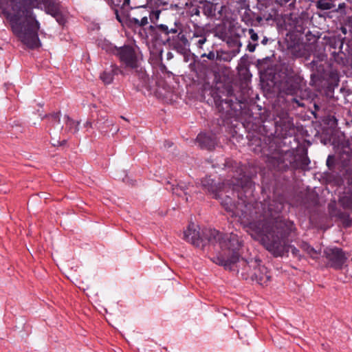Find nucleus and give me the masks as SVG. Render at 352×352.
<instances>
[{
    "mask_svg": "<svg viewBox=\"0 0 352 352\" xmlns=\"http://www.w3.org/2000/svg\"><path fill=\"white\" fill-rule=\"evenodd\" d=\"M41 1L43 0H0V15L6 17L14 35L30 49L41 45L38 34L40 23L32 10Z\"/></svg>",
    "mask_w": 352,
    "mask_h": 352,
    "instance_id": "obj_1",
    "label": "nucleus"
},
{
    "mask_svg": "<svg viewBox=\"0 0 352 352\" xmlns=\"http://www.w3.org/2000/svg\"><path fill=\"white\" fill-rule=\"evenodd\" d=\"M221 204L226 211L231 213L232 217H238L241 223L245 228L246 232L253 238L258 239L264 230L261 227L268 217H273L274 214H279L283 209V204L278 200L264 202L255 201L246 203L240 199L237 204L232 201V198L226 195L222 197Z\"/></svg>",
    "mask_w": 352,
    "mask_h": 352,
    "instance_id": "obj_2",
    "label": "nucleus"
},
{
    "mask_svg": "<svg viewBox=\"0 0 352 352\" xmlns=\"http://www.w3.org/2000/svg\"><path fill=\"white\" fill-rule=\"evenodd\" d=\"M277 214L268 217L261 227L263 231L255 240H259L264 248L275 257H282L291 251L293 256L301 259L302 256L294 245L289 244L288 236L295 230L294 224L289 220L274 219Z\"/></svg>",
    "mask_w": 352,
    "mask_h": 352,
    "instance_id": "obj_3",
    "label": "nucleus"
},
{
    "mask_svg": "<svg viewBox=\"0 0 352 352\" xmlns=\"http://www.w3.org/2000/svg\"><path fill=\"white\" fill-rule=\"evenodd\" d=\"M216 264L222 265L225 269H233L236 262L239 263V266L241 265L250 268H253V272L245 271L243 272V279H251L256 280L260 285L267 284L270 280V275L267 272V268L261 265L256 260H251L248 262L243 258H240L238 252L234 251L232 254L230 259H226L224 256H219L214 259Z\"/></svg>",
    "mask_w": 352,
    "mask_h": 352,
    "instance_id": "obj_4",
    "label": "nucleus"
},
{
    "mask_svg": "<svg viewBox=\"0 0 352 352\" xmlns=\"http://www.w3.org/2000/svg\"><path fill=\"white\" fill-rule=\"evenodd\" d=\"M156 28L165 36L164 44L181 54L186 52L190 47L188 38L183 33L180 22L175 21L173 25L160 24Z\"/></svg>",
    "mask_w": 352,
    "mask_h": 352,
    "instance_id": "obj_5",
    "label": "nucleus"
},
{
    "mask_svg": "<svg viewBox=\"0 0 352 352\" xmlns=\"http://www.w3.org/2000/svg\"><path fill=\"white\" fill-rule=\"evenodd\" d=\"M204 240H207L209 243L219 244L220 248L225 250L223 253H221L212 258L214 259L219 256H223L226 259H230L232 254L234 251L237 252L239 248L241 246V241L239 240L236 234L231 233L229 236L223 237L222 234L217 230H206L203 232Z\"/></svg>",
    "mask_w": 352,
    "mask_h": 352,
    "instance_id": "obj_6",
    "label": "nucleus"
},
{
    "mask_svg": "<svg viewBox=\"0 0 352 352\" xmlns=\"http://www.w3.org/2000/svg\"><path fill=\"white\" fill-rule=\"evenodd\" d=\"M324 256L327 259V265L335 270H341L346 266L349 258L347 253L338 247H328L324 250Z\"/></svg>",
    "mask_w": 352,
    "mask_h": 352,
    "instance_id": "obj_7",
    "label": "nucleus"
},
{
    "mask_svg": "<svg viewBox=\"0 0 352 352\" xmlns=\"http://www.w3.org/2000/svg\"><path fill=\"white\" fill-rule=\"evenodd\" d=\"M302 78L296 73L288 74L280 84V93L294 96L302 89Z\"/></svg>",
    "mask_w": 352,
    "mask_h": 352,
    "instance_id": "obj_8",
    "label": "nucleus"
},
{
    "mask_svg": "<svg viewBox=\"0 0 352 352\" xmlns=\"http://www.w3.org/2000/svg\"><path fill=\"white\" fill-rule=\"evenodd\" d=\"M293 160L294 153L290 151L276 152L268 157V164L273 168L283 171L292 166Z\"/></svg>",
    "mask_w": 352,
    "mask_h": 352,
    "instance_id": "obj_9",
    "label": "nucleus"
},
{
    "mask_svg": "<svg viewBox=\"0 0 352 352\" xmlns=\"http://www.w3.org/2000/svg\"><path fill=\"white\" fill-rule=\"evenodd\" d=\"M116 54L126 67L136 69L138 67V58L135 49L131 45L114 47Z\"/></svg>",
    "mask_w": 352,
    "mask_h": 352,
    "instance_id": "obj_10",
    "label": "nucleus"
},
{
    "mask_svg": "<svg viewBox=\"0 0 352 352\" xmlns=\"http://www.w3.org/2000/svg\"><path fill=\"white\" fill-rule=\"evenodd\" d=\"M135 10L127 14V20L131 25L144 27L148 23L149 10L144 6H135Z\"/></svg>",
    "mask_w": 352,
    "mask_h": 352,
    "instance_id": "obj_11",
    "label": "nucleus"
},
{
    "mask_svg": "<svg viewBox=\"0 0 352 352\" xmlns=\"http://www.w3.org/2000/svg\"><path fill=\"white\" fill-rule=\"evenodd\" d=\"M203 188L213 195L215 199L220 197V192L223 191L225 184L216 183L210 177H206L201 180Z\"/></svg>",
    "mask_w": 352,
    "mask_h": 352,
    "instance_id": "obj_12",
    "label": "nucleus"
},
{
    "mask_svg": "<svg viewBox=\"0 0 352 352\" xmlns=\"http://www.w3.org/2000/svg\"><path fill=\"white\" fill-rule=\"evenodd\" d=\"M184 239L196 247H199L204 242L203 236H200L194 223L189 224L186 230L184 232Z\"/></svg>",
    "mask_w": 352,
    "mask_h": 352,
    "instance_id": "obj_13",
    "label": "nucleus"
},
{
    "mask_svg": "<svg viewBox=\"0 0 352 352\" xmlns=\"http://www.w3.org/2000/svg\"><path fill=\"white\" fill-rule=\"evenodd\" d=\"M207 32L204 28L197 27L192 32V35L190 36L189 43L195 45L198 48L201 49L203 45L206 42Z\"/></svg>",
    "mask_w": 352,
    "mask_h": 352,
    "instance_id": "obj_14",
    "label": "nucleus"
},
{
    "mask_svg": "<svg viewBox=\"0 0 352 352\" xmlns=\"http://www.w3.org/2000/svg\"><path fill=\"white\" fill-rule=\"evenodd\" d=\"M196 140L202 148L208 150L214 148L217 143L216 136L212 133H201L197 135Z\"/></svg>",
    "mask_w": 352,
    "mask_h": 352,
    "instance_id": "obj_15",
    "label": "nucleus"
},
{
    "mask_svg": "<svg viewBox=\"0 0 352 352\" xmlns=\"http://www.w3.org/2000/svg\"><path fill=\"white\" fill-rule=\"evenodd\" d=\"M45 10L47 14L55 17L58 23H60V14L59 5L54 1H47L45 3Z\"/></svg>",
    "mask_w": 352,
    "mask_h": 352,
    "instance_id": "obj_16",
    "label": "nucleus"
},
{
    "mask_svg": "<svg viewBox=\"0 0 352 352\" xmlns=\"http://www.w3.org/2000/svg\"><path fill=\"white\" fill-rule=\"evenodd\" d=\"M201 4V11L204 15L210 18L217 17V3L206 1Z\"/></svg>",
    "mask_w": 352,
    "mask_h": 352,
    "instance_id": "obj_17",
    "label": "nucleus"
},
{
    "mask_svg": "<svg viewBox=\"0 0 352 352\" xmlns=\"http://www.w3.org/2000/svg\"><path fill=\"white\" fill-rule=\"evenodd\" d=\"M292 166L293 168H300L302 170H306L307 167L310 163V160L307 154H302L296 158L294 155V160H292Z\"/></svg>",
    "mask_w": 352,
    "mask_h": 352,
    "instance_id": "obj_18",
    "label": "nucleus"
},
{
    "mask_svg": "<svg viewBox=\"0 0 352 352\" xmlns=\"http://www.w3.org/2000/svg\"><path fill=\"white\" fill-rule=\"evenodd\" d=\"M336 0H316L312 1L314 3L316 8L321 11L329 10L336 7Z\"/></svg>",
    "mask_w": 352,
    "mask_h": 352,
    "instance_id": "obj_19",
    "label": "nucleus"
},
{
    "mask_svg": "<svg viewBox=\"0 0 352 352\" xmlns=\"http://www.w3.org/2000/svg\"><path fill=\"white\" fill-rule=\"evenodd\" d=\"M64 121L66 125L65 129V132L75 133L78 131V122L74 121L67 115L64 116Z\"/></svg>",
    "mask_w": 352,
    "mask_h": 352,
    "instance_id": "obj_20",
    "label": "nucleus"
},
{
    "mask_svg": "<svg viewBox=\"0 0 352 352\" xmlns=\"http://www.w3.org/2000/svg\"><path fill=\"white\" fill-rule=\"evenodd\" d=\"M190 187H193L192 186L188 184L186 185L184 183L177 184V185L172 184L171 185V190L173 194H175L177 196H181L182 194H184L185 195H187V190H189V191L191 192V190H190Z\"/></svg>",
    "mask_w": 352,
    "mask_h": 352,
    "instance_id": "obj_21",
    "label": "nucleus"
},
{
    "mask_svg": "<svg viewBox=\"0 0 352 352\" xmlns=\"http://www.w3.org/2000/svg\"><path fill=\"white\" fill-rule=\"evenodd\" d=\"M300 248L314 259L319 257L320 250H317L306 242H302L300 245Z\"/></svg>",
    "mask_w": 352,
    "mask_h": 352,
    "instance_id": "obj_22",
    "label": "nucleus"
},
{
    "mask_svg": "<svg viewBox=\"0 0 352 352\" xmlns=\"http://www.w3.org/2000/svg\"><path fill=\"white\" fill-rule=\"evenodd\" d=\"M116 69L112 67L109 70L104 71L100 76L102 81L107 85L111 83L116 74Z\"/></svg>",
    "mask_w": 352,
    "mask_h": 352,
    "instance_id": "obj_23",
    "label": "nucleus"
},
{
    "mask_svg": "<svg viewBox=\"0 0 352 352\" xmlns=\"http://www.w3.org/2000/svg\"><path fill=\"white\" fill-rule=\"evenodd\" d=\"M50 119L53 128V133L56 135L58 132L63 129V126L60 122L59 113L53 114L51 116Z\"/></svg>",
    "mask_w": 352,
    "mask_h": 352,
    "instance_id": "obj_24",
    "label": "nucleus"
},
{
    "mask_svg": "<svg viewBox=\"0 0 352 352\" xmlns=\"http://www.w3.org/2000/svg\"><path fill=\"white\" fill-rule=\"evenodd\" d=\"M236 179V182H232V184H232L233 186V190H235L234 186H241V188L252 186V182L249 177H246L243 175L242 177L237 178Z\"/></svg>",
    "mask_w": 352,
    "mask_h": 352,
    "instance_id": "obj_25",
    "label": "nucleus"
},
{
    "mask_svg": "<svg viewBox=\"0 0 352 352\" xmlns=\"http://www.w3.org/2000/svg\"><path fill=\"white\" fill-rule=\"evenodd\" d=\"M340 203L344 208H352V193L342 197Z\"/></svg>",
    "mask_w": 352,
    "mask_h": 352,
    "instance_id": "obj_26",
    "label": "nucleus"
},
{
    "mask_svg": "<svg viewBox=\"0 0 352 352\" xmlns=\"http://www.w3.org/2000/svg\"><path fill=\"white\" fill-rule=\"evenodd\" d=\"M230 271H236L237 273H239L241 272V276L243 277V272H245V271H248L249 272H254V270L253 268H249V267H245L243 265H241V266H239V263L236 262V263L234 265V267L233 269H228Z\"/></svg>",
    "mask_w": 352,
    "mask_h": 352,
    "instance_id": "obj_27",
    "label": "nucleus"
},
{
    "mask_svg": "<svg viewBox=\"0 0 352 352\" xmlns=\"http://www.w3.org/2000/svg\"><path fill=\"white\" fill-rule=\"evenodd\" d=\"M160 13L161 11L160 10H153L151 12L149 11L148 17H149L152 23H155L156 21L159 19Z\"/></svg>",
    "mask_w": 352,
    "mask_h": 352,
    "instance_id": "obj_28",
    "label": "nucleus"
},
{
    "mask_svg": "<svg viewBox=\"0 0 352 352\" xmlns=\"http://www.w3.org/2000/svg\"><path fill=\"white\" fill-rule=\"evenodd\" d=\"M227 10V7L226 6H217V17H214L217 19H220L223 15L226 14Z\"/></svg>",
    "mask_w": 352,
    "mask_h": 352,
    "instance_id": "obj_29",
    "label": "nucleus"
},
{
    "mask_svg": "<svg viewBox=\"0 0 352 352\" xmlns=\"http://www.w3.org/2000/svg\"><path fill=\"white\" fill-rule=\"evenodd\" d=\"M248 33L250 34V38L252 41L256 42L258 39V36L257 33L254 32V30L252 28L248 30Z\"/></svg>",
    "mask_w": 352,
    "mask_h": 352,
    "instance_id": "obj_30",
    "label": "nucleus"
},
{
    "mask_svg": "<svg viewBox=\"0 0 352 352\" xmlns=\"http://www.w3.org/2000/svg\"><path fill=\"white\" fill-rule=\"evenodd\" d=\"M201 58L206 57L209 60H214L216 58V54L214 52H210L208 54H202L201 55Z\"/></svg>",
    "mask_w": 352,
    "mask_h": 352,
    "instance_id": "obj_31",
    "label": "nucleus"
},
{
    "mask_svg": "<svg viewBox=\"0 0 352 352\" xmlns=\"http://www.w3.org/2000/svg\"><path fill=\"white\" fill-rule=\"evenodd\" d=\"M344 24L352 30V14L346 16Z\"/></svg>",
    "mask_w": 352,
    "mask_h": 352,
    "instance_id": "obj_32",
    "label": "nucleus"
},
{
    "mask_svg": "<svg viewBox=\"0 0 352 352\" xmlns=\"http://www.w3.org/2000/svg\"><path fill=\"white\" fill-rule=\"evenodd\" d=\"M200 9L201 10V6H195V7H193L191 8V15L193 16V15H196V16H199L200 15Z\"/></svg>",
    "mask_w": 352,
    "mask_h": 352,
    "instance_id": "obj_33",
    "label": "nucleus"
},
{
    "mask_svg": "<svg viewBox=\"0 0 352 352\" xmlns=\"http://www.w3.org/2000/svg\"><path fill=\"white\" fill-rule=\"evenodd\" d=\"M257 45H258L257 43H249V44L248 45V51L250 52H254Z\"/></svg>",
    "mask_w": 352,
    "mask_h": 352,
    "instance_id": "obj_34",
    "label": "nucleus"
},
{
    "mask_svg": "<svg viewBox=\"0 0 352 352\" xmlns=\"http://www.w3.org/2000/svg\"><path fill=\"white\" fill-rule=\"evenodd\" d=\"M222 102H224L228 105V107H230L231 109H233V101L230 99H225L221 101Z\"/></svg>",
    "mask_w": 352,
    "mask_h": 352,
    "instance_id": "obj_35",
    "label": "nucleus"
},
{
    "mask_svg": "<svg viewBox=\"0 0 352 352\" xmlns=\"http://www.w3.org/2000/svg\"><path fill=\"white\" fill-rule=\"evenodd\" d=\"M126 6L130 7L131 10L134 8L133 7L130 6V0H124L121 9L124 10Z\"/></svg>",
    "mask_w": 352,
    "mask_h": 352,
    "instance_id": "obj_36",
    "label": "nucleus"
},
{
    "mask_svg": "<svg viewBox=\"0 0 352 352\" xmlns=\"http://www.w3.org/2000/svg\"><path fill=\"white\" fill-rule=\"evenodd\" d=\"M292 101H293V102H295L298 107H304L305 106V104L302 102H301L299 100H298L296 98H294L292 99Z\"/></svg>",
    "mask_w": 352,
    "mask_h": 352,
    "instance_id": "obj_37",
    "label": "nucleus"
},
{
    "mask_svg": "<svg viewBox=\"0 0 352 352\" xmlns=\"http://www.w3.org/2000/svg\"><path fill=\"white\" fill-rule=\"evenodd\" d=\"M346 8V3H341L338 4V8L336 10V12H338L342 9H344Z\"/></svg>",
    "mask_w": 352,
    "mask_h": 352,
    "instance_id": "obj_38",
    "label": "nucleus"
},
{
    "mask_svg": "<svg viewBox=\"0 0 352 352\" xmlns=\"http://www.w3.org/2000/svg\"><path fill=\"white\" fill-rule=\"evenodd\" d=\"M291 0H278V3L281 6L289 3Z\"/></svg>",
    "mask_w": 352,
    "mask_h": 352,
    "instance_id": "obj_39",
    "label": "nucleus"
},
{
    "mask_svg": "<svg viewBox=\"0 0 352 352\" xmlns=\"http://www.w3.org/2000/svg\"><path fill=\"white\" fill-rule=\"evenodd\" d=\"M115 14H116L117 20L118 21L121 22V19H120V14L118 13V10L117 9L115 10Z\"/></svg>",
    "mask_w": 352,
    "mask_h": 352,
    "instance_id": "obj_40",
    "label": "nucleus"
},
{
    "mask_svg": "<svg viewBox=\"0 0 352 352\" xmlns=\"http://www.w3.org/2000/svg\"><path fill=\"white\" fill-rule=\"evenodd\" d=\"M267 42H268V38H267L266 36H265V37L263 38V40L261 41V43H262L263 45H266V44L267 43Z\"/></svg>",
    "mask_w": 352,
    "mask_h": 352,
    "instance_id": "obj_41",
    "label": "nucleus"
},
{
    "mask_svg": "<svg viewBox=\"0 0 352 352\" xmlns=\"http://www.w3.org/2000/svg\"><path fill=\"white\" fill-rule=\"evenodd\" d=\"M172 145H173V143L170 142H166L165 144H164V146L167 147V148L171 147Z\"/></svg>",
    "mask_w": 352,
    "mask_h": 352,
    "instance_id": "obj_42",
    "label": "nucleus"
},
{
    "mask_svg": "<svg viewBox=\"0 0 352 352\" xmlns=\"http://www.w3.org/2000/svg\"><path fill=\"white\" fill-rule=\"evenodd\" d=\"M351 221H350V220H349V219H347V220L346 221V222H345V226H346V227H349V226H351Z\"/></svg>",
    "mask_w": 352,
    "mask_h": 352,
    "instance_id": "obj_43",
    "label": "nucleus"
},
{
    "mask_svg": "<svg viewBox=\"0 0 352 352\" xmlns=\"http://www.w3.org/2000/svg\"><path fill=\"white\" fill-rule=\"evenodd\" d=\"M341 31H342V33H344V34H346V28L342 27V28H341Z\"/></svg>",
    "mask_w": 352,
    "mask_h": 352,
    "instance_id": "obj_44",
    "label": "nucleus"
},
{
    "mask_svg": "<svg viewBox=\"0 0 352 352\" xmlns=\"http://www.w3.org/2000/svg\"><path fill=\"white\" fill-rule=\"evenodd\" d=\"M167 57H168V58H171L173 57L172 53L171 52H168L167 54Z\"/></svg>",
    "mask_w": 352,
    "mask_h": 352,
    "instance_id": "obj_45",
    "label": "nucleus"
},
{
    "mask_svg": "<svg viewBox=\"0 0 352 352\" xmlns=\"http://www.w3.org/2000/svg\"><path fill=\"white\" fill-rule=\"evenodd\" d=\"M338 43H340V48H341L343 45L342 42L341 41H338Z\"/></svg>",
    "mask_w": 352,
    "mask_h": 352,
    "instance_id": "obj_46",
    "label": "nucleus"
},
{
    "mask_svg": "<svg viewBox=\"0 0 352 352\" xmlns=\"http://www.w3.org/2000/svg\"><path fill=\"white\" fill-rule=\"evenodd\" d=\"M186 201H188V197H186Z\"/></svg>",
    "mask_w": 352,
    "mask_h": 352,
    "instance_id": "obj_47",
    "label": "nucleus"
}]
</instances>
